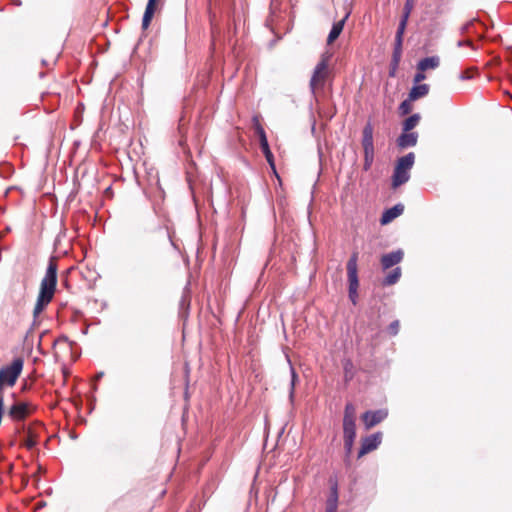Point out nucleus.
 Instances as JSON below:
<instances>
[{
	"label": "nucleus",
	"mask_w": 512,
	"mask_h": 512,
	"mask_svg": "<svg viewBox=\"0 0 512 512\" xmlns=\"http://www.w3.org/2000/svg\"><path fill=\"white\" fill-rule=\"evenodd\" d=\"M402 43H403V38H396V37H395V51H394V58H395V62H396V63L398 62V59H399L400 54H401Z\"/></svg>",
	"instance_id": "b1692460"
},
{
	"label": "nucleus",
	"mask_w": 512,
	"mask_h": 512,
	"mask_svg": "<svg viewBox=\"0 0 512 512\" xmlns=\"http://www.w3.org/2000/svg\"><path fill=\"white\" fill-rule=\"evenodd\" d=\"M57 285V264L51 259L45 275L41 280L39 294L33 310L34 317H38L52 301Z\"/></svg>",
	"instance_id": "f257e3e1"
},
{
	"label": "nucleus",
	"mask_w": 512,
	"mask_h": 512,
	"mask_svg": "<svg viewBox=\"0 0 512 512\" xmlns=\"http://www.w3.org/2000/svg\"><path fill=\"white\" fill-rule=\"evenodd\" d=\"M463 44H467V45H471V42L469 40L465 41V42H462V41H459L458 42V45L459 46H463Z\"/></svg>",
	"instance_id": "473e14b6"
},
{
	"label": "nucleus",
	"mask_w": 512,
	"mask_h": 512,
	"mask_svg": "<svg viewBox=\"0 0 512 512\" xmlns=\"http://www.w3.org/2000/svg\"><path fill=\"white\" fill-rule=\"evenodd\" d=\"M332 53L326 51L320 55L319 61L313 69L309 87L312 94L316 95L324 89V86L331 74L330 62Z\"/></svg>",
	"instance_id": "f03ea898"
},
{
	"label": "nucleus",
	"mask_w": 512,
	"mask_h": 512,
	"mask_svg": "<svg viewBox=\"0 0 512 512\" xmlns=\"http://www.w3.org/2000/svg\"><path fill=\"white\" fill-rule=\"evenodd\" d=\"M256 130H257V133L260 138V146H261L262 152L265 153V152L271 151L269 148L268 140H267L264 129L261 126H257Z\"/></svg>",
	"instance_id": "f3484780"
},
{
	"label": "nucleus",
	"mask_w": 512,
	"mask_h": 512,
	"mask_svg": "<svg viewBox=\"0 0 512 512\" xmlns=\"http://www.w3.org/2000/svg\"><path fill=\"white\" fill-rule=\"evenodd\" d=\"M158 0H148L143 19H142V27L143 29H147L150 25V22L154 16L156 10V4Z\"/></svg>",
	"instance_id": "f8f14e48"
},
{
	"label": "nucleus",
	"mask_w": 512,
	"mask_h": 512,
	"mask_svg": "<svg viewBox=\"0 0 512 512\" xmlns=\"http://www.w3.org/2000/svg\"><path fill=\"white\" fill-rule=\"evenodd\" d=\"M344 434L356 433L355 419H343Z\"/></svg>",
	"instance_id": "412c9836"
},
{
	"label": "nucleus",
	"mask_w": 512,
	"mask_h": 512,
	"mask_svg": "<svg viewBox=\"0 0 512 512\" xmlns=\"http://www.w3.org/2000/svg\"><path fill=\"white\" fill-rule=\"evenodd\" d=\"M343 419H356V409L353 404L349 403L345 406Z\"/></svg>",
	"instance_id": "5701e85b"
},
{
	"label": "nucleus",
	"mask_w": 512,
	"mask_h": 512,
	"mask_svg": "<svg viewBox=\"0 0 512 512\" xmlns=\"http://www.w3.org/2000/svg\"><path fill=\"white\" fill-rule=\"evenodd\" d=\"M414 7V1L413 0H406L403 8V14L401 19H405V21L408 22L409 16L413 10Z\"/></svg>",
	"instance_id": "4be33fe9"
},
{
	"label": "nucleus",
	"mask_w": 512,
	"mask_h": 512,
	"mask_svg": "<svg viewBox=\"0 0 512 512\" xmlns=\"http://www.w3.org/2000/svg\"><path fill=\"white\" fill-rule=\"evenodd\" d=\"M28 413H29L28 405L23 402L15 403L9 409V416L13 420H22L28 415Z\"/></svg>",
	"instance_id": "9b49d317"
},
{
	"label": "nucleus",
	"mask_w": 512,
	"mask_h": 512,
	"mask_svg": "<svg viewBox=\"0 0 512 512\" xmlns=\"http://www.w3.org/2000/svg\"><path fill=\"white\" fill-rule=\"evenodd\" d=\"M348 16H349V14L347 13L346 16L342 20L334 23V25L332 26V29L330 30L328 38H327L328 44L333 43L338 38V36L340 35V33L343 30L345 20L348 18Z\"/></svg>",
	"instance_id": "2eb2a0df"
},
{
	"label": "nucleus",
	"mask_w": 512,
	"mask_h": 512,
	"mask_svg": "<svg viewBox=\"0 0 512 512\" xmlns=\"http://www.w3.org/2000/svg\"><path fill=\"white\" fill-rule=\"evenodd\" d=\"M440 60L437 56L426 57L419 61L417 68L420 71H426L429 69H435L439 66Z\"/></svg>",
	"instance_id": "dca6fc26"
},
{
	"label": "nucleus",
	"mask_w": 512,
	"mask_h": 512,
	"mask_svg": "<svg viewBox=\"0 0 512 512\" xmlns=\"http://www.w3.org/2000/svg\"><path fill=\"white\" fill-rule=\"evenodd\" d=\"M358 256L354 253L347 263V274L349 282V298L353 304H356L358 297V273H357Z\"/></svg>",
	"instance_id": "39448f33"
},
{
	"label": "nucleus",
	"mask_w": 512,
	"mask_h": 512,
	"mask_svg": "<svg viewBox=\"0 0 512 512\" xmlns=\"http://www.w3.org/2000/svg\"><path fill=\"white\" fill-rule=\"evenodd\" d=\"M23 445L27 449H32L37 445V438L31 431H28L25 439L23 440Z\"/></svg>",
	"instance_id": "aec40b11"
},
{
	"label": "nucleus",
	"mask_w": 512,
	"mask_h": 512,
	"mask_svg": "<svg viewBox=\"0 0 512 512\" xmlns=\"http://www.w3.org/2000/svg\"><path fill=\"white\" fill-rule=\"evenodd\" d=\"M401 277V269L399 267L395 268L391 271L385 278V285H393L395 284Z\"/></svg>",
	"instance_id": "a211bd4d"
},
{
	"label": "nucleus",
	"mask_w": 512,
	"mask_h": 512,
	"mask_svg": "<svg viewBox=\"0 0 512 512\" xmlns=\"http://www.w3.org/2000/svg\"><path fill=\"white\" fill-rule=\"evenodd\" d=\"M264 155H265V158H266L267 162L269 163L273 173L278 177L272 152L271 151L265 152Z\"/></svg>",
	"instance_id": "bb28decb"
},
{
	"label": "nucleus",
	"mask_w": 512,
	"mask_h": 512,
	"mask_svg": "<svg viewBox=\"0 0 512 512\" xmlns=\"http://www.w3.org/2000/svg\"><path fill=\"white\" fill-rule=\"evenodd\" d=\"M382 441V433L377 432L375 434H372L368 437H366L361 445V448L359 450L358 457H362L365 454L375 450Z\"/></svg>",
	"instance_id": "6e6552de"
},
{
	"label": "nucleus",
	"mask_w": 512,
	"mask_h": 512,
	"mask_svg": "<svg viewBox=\"0 0 512 512\" xmlns=\"http://www.w3.org/2000/svg\"><path fill=\"white\" fill-rule=\"evenodd\" d=\"M406 26H407V21H405V19H401L398 29H397V32H396V38H403Z\"/></svg>",
	"instance_id": "c85d7f7f"
},
{
	"label": "nucleus",
	"mask_w": 512,
	"mask_h": 512,
	"mask_svg": "<svg viewBox=\"0 0 512 512\" xmlns=\"http://www.w3.org/2000/svg\"><path fill=\"white\" fill-rule=\"evenodd\" d=\"M414 160V153H408L407 155L398 159L392 178L393 188H397L409 180L410 170L413 167Z\"/></svg>",
	"instance_id": "20e7f679"
},
{
	"label": "nucleus",
	"mask_w": 512,
	"mask_h": 512,
	"mask_svg": "<svg viewBox=\"0 0 512 512\" xmlns=\"http://www.w3.org/2000/svg\"><path fill=\"white\" fill-rule=\"evenodd\" d=\"M399 327H400L399 321L398 320L393 321L389 325V331H390L391 335H396L399 331Z\"/></svg>",
	"instance_id": "7c9ffc66"
},
{
	"label": "nucleus",
	"mask_w": 512,
	"mask_h": 512,
	"mask_svg": "<svg viewBox=\"0 0 512 512\" xmlns=\"http://www.w3.org/2000/svg\"><path fill=\"white\" fill-rule=\"evenodd\" d=\"M388 416V411L385 409H379L376 411H367L362 416L361 419L365 425V428L368 430L378 423L382 422Z\"/></svg>",
	"instance_id": "0eeeda50"
},
{
	"label": "nucleus",
	"mask_w": 512,
	"mask_h": 512,
	"mask_svg": "<svg viewBox=\"0 0 512 512\" xmlns=\"http://www.w3.org/2000/svg\"><path fill=\"white\" fill-rule=\"evenodd\" d=\"M429 92V86L427 84H417L412 87L409 93V100L415 101L421 97H424Z\"/></svg>",
	"instance_id": "4468645a"
},
{
	"label": "nucleus",
	"mask_w": 512,
	"mask_h": 512,
	"mask_svg": "<svg viewBox=\"0 0 512 512\" xmlns=\"http://www.w3.org/2000/svg\"><path fill=\"white\" fill-rule=\"evenodd\" d=\"M337 511V495H335L332 499L328 500L326 512H336Z\"/></svg>",
	"instance_id": "cd10ccee"
},
{
	"label": "nucleus",
	"mask_w": 512,
	"mask_h": 512,
	"mask_svg": "<svg viewBox=\"0 0 512 512\" xmlns=\"http://www.w3.org/2000/svg\"><path fill=\"white\" fill-rule=\"evenodd\" d=\"M403 255L404 254H403L402 250H396V251H393V252L383 255L381 258L382 267L384 269H388V268L398 264L403 259Z\"/></svg>",
	"instance_id": "1a4fd4ad"
},
{
	"label": "nucleus",
	"mask_w": 512,
	"mask_h": 512,
	"mask_svg": "<svg viewBox=\"0 0 512 512\" xmlns=\"http://www.w3.org/2000/svg\"><path fill=\"white\" fill-rule=\"evenodd\" d=\"M417 134L415 132H411V133H403L399 138H398V146L401 147V148H407V147H412V146H415L416 143H417Z\"/></svg>",
	"instance_id": "ddd939ff"
},
{
	"label": "nucleus",
	"mask_w": 512,
	"mask_h": 512,
	"mask_svg": "<svg viewBox=\"0 0 512 512\" xmlns=\"http://www.w3.org/2000/svg\"><path fill=\"white\" fill-rule=\"evenodd\" d=\"M471 25H472V23H468V24L464 27V29H465V30H468V28H469Z\"/></svg>",
	"instance_id": "72a5a7b5"
},
{
	"label": "nucleus",
	"mask_w": 512,
	"mask_h": 512,
	"mask_svg": "<svg viewBox=\"0 0 512 512\" xmlns=\"http://www.w3.org/2000/svg\"><path fill=\"white\" fill-rule=\"evenodd\" d=\"M419 119H420V117L418 114H414V115L408 117L403 123L404 131L408 132V131L412 130L418 124Z\"/></svg>",
	"instance_id": "6ab92c4d"
},
{
	"label": "nucleus",
	"mask_w": 512,
	"mask_h": 512,
	"mask_svg": "<svg viewBox=\"0 0 512 512\" xmlns=\"http://www.w3.org/2000/svg\"><path fill=\"white\" fill-rule=\"evenodd\" d=\"M23 360L16 358L10 365L4 366L0 369V398L1 403L4 404L3 387L13 386L23 369Z\"/></svg>",
	"instance_id": "7ed1b4c3"
},
{
	"label": "nucleus",
	"mask_w": 512,
	"mask_h": 512,
	"mask_svg": "<svg viewBox=\"0 0 512 512\" xmlns=\"http://www.w3.org/2000/svg\"><path fill=\"white\" fill-rule=\"evenodd\" d=\"M355 437H356V433L344 434V443H345V447L348 451L351 450Z\"/></svg>",
	"instance_id": "393cba45"
},
{
	"label": "nucleus",
	"mask_w": 512,
	"mask_h": 512,
	"mask_svg": "<svg viewBox=\"0 0 512 512\" xmlns=\"http://www.w3.org/2000/svg\"><path fill=\"white\" fill-rule=\"evenodd\" d=\"M403 211H404V206L402 204H397V205L393 206L392 208L387 209L382 214V217L380 220L381 224L386 225V224L390 223L395 218L400 216L403 213Z\"/></svg>",
	"instance_id": "9d476101"
},
{
	"label": "nucleus",
	"mask_w": 512,
	"mask_h": 512,
	"mask_svg": "<svg viewBox=\"0 0 512 512\" xmlns=\"http://www.w3.org/2000/svg\"><path fill=\"white\" fill-rule=\"evenodd\" d=\"M297 379H298V376H297L294 368L291 367V389H290V395H289L291 400L294 397V388H295Z\"/></svg>",
	"instance_id": "a878e982"
},
{
	"label": "nucleus",
	"mask_w": 512,
	"mask_h": 512,
	"mask_svg": "<svg viewBox=\"0 0 512 512\" xmlns=\"http://www.w3.org/2000/svg\"><path fill=\"white\" fill-rule=\"evenodd\" d=\"M425 71H418L416 75L414 76V82L419 84L421 81H423L426 78V75L424 74Z\"/></svg>",
	"instance_id": "2f4dec72"
},
{
	"label": "nucleus",
	"mask_w": 512,
	"mask_h": 512,
	"mask_svg": "<svg viewBox=\"0 0 512 512\" xmlns=\"http://www.w3.org/2000/svg\"><path fill=\"white\" fill-rule=\"evenodd\" d=\"M362 145L364 149V169L368 170L374 158V145H373V128L371 125L365 126L363 129Z\"/></svg>",
	"instance_id": "423d86ee"
},
{
	"label": "nucleus",
	"mask_w": 512,
	"mask_h": 512,
	"mask_svg": "<svg viewBox=\"0 0 512 512\" xmlns=\"http://www.w3.org/2000/svg\"><path fill=\"white\" fill-rule=\"evenodd\" d=\"M400 110L402 112V114H407L410 112L411 110V104H410V100H405L401 103L400 105Z\"/></svg>",
	"instance_id": "c756f323"
}]
</instances>
